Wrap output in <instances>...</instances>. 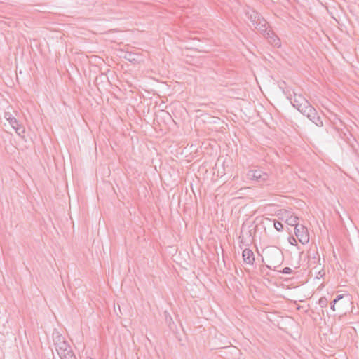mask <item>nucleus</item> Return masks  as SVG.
Returning <instances> with one entry per match:
<instances>
[{
    "mask_svg": "<svg viewBox=\"0 0 359 359\" xmlns=\"http://www.w3.org/2000/svg\"><path fill=\"white\" fill-rule=\"evenodd\" d=\"M292 212L291 210H283L280 211V218L284 220L285 222V223L287 222V219H289L290 217V216H292Z\"/></svg>",
    "mask_w": 359,
    "mask_h": 359,
    "instance_id": "obj_14",
    "label": "nucleus"
},
{
    "mask_svg": "<svg viewBox=\"0 0 359 359\" xmlns=\"http://www.w3.org/2000/svg\"><path fill=\"white\" fill-rule=\"evenodd\" d=\"M286 223L292 226H294L295 228L296 226L299 225V217L292 213V216L287 219Z\"/></svg>",
    "mask_w": 359,
    "mask_h": 359,
    "instance_id": "obj_13",
    "label": "nucleus"
},
{
    "mask_svg": "<svg viewBox=\"0 0 359 359\" xmlns=\"http://www.w3.org/2000/svg\"><path fill=\"white\" fill-rule=\"evenodd\" d=\"M242 257L245 264L252 265L255 262V255L252 250L245 248L243 250Z\"/></svg>",
    "mask_w": 359,
    "mask_h": 359,
    "instance_id": "obj_8",
    "label": "nucleus"
},
{
    "mask_svg": "<svg viewBox=\"0 0 359 359\" xmlns=\"http://www.w3.org/2000/svg\"><path fill=\"white\" fill-rule=\"evenodd\" d=\"M318 304L322 308L326 307L327 305V299L325 297H321L318 301Z\"/></svg>",
    "mask_w": 359,
    "mask_h": 359,
    "instance_id": "obj_15",
    "label": "nucleus"
},
{
    "mask_svg": "<svg viewBox=\"0 0 359 359\" xmlns=\"http://www.w3.org/2000/svg\"><path fill=\"white\" fill-rule=\"evenodd\" d=\"M86 359H93V358L87 357Z\"/></svg>",
    "mask_w": 359,
    "mask_h": 359,
    "instance_id": "obj_22",
    "label": "nucleus"
},
{
    "mask_svg": "<svg viewBox=\"0 0 359 359\" xmlns=\"http://www.w3.org/2000/svg\"><path fill=\"white\" fill-rule=\"evenodd\" d=\"M294 233L301 243L305 244L309 242V235L307 229L304 226H296V227L294 228Z\"/></svg>",
    "mask_w": 359,
    "mask_h": 359,
    "instance_id": "obj_7",
    "label": "nucleus"
},
{
    "mask_svg": "<svg viewBox=\"0 0 359 359\" xmlns=\"http://www.w3.org/2000/svg\"><path fill=\"white\" fill-rule=\"evenodd\" d=\"M123 57L130 62H137L140 60L139 55L132 52H126Z\"/></svg>",
    "mask_w": 359,
    "mask_h": 359,
    "instance_id": "obj_11",
    "label": "nucleus"
},
{
    "mask_svg": "<svg viewBox=\"0 0 359 359\" xmlns=\"http://www.w3.org/2000/svg\"><path fill=\"white\" fill-rule=\"evenodd\" d=\"M248 179L250 180H253L259 183H265L268 182V185L271 184L269 182V176L266 172H264L262 170H252L248 171L247 174Z\"/></svg>",
    "mask_w": 359,
    "mask_h": 359,
    "instance_id": "obj_3",
    "label": "nucleus"
},
{
    "mask_svg": "<svg viewBox=\"0 0 359 359\" xmlns=\"http://www.w3.org/2000/svg\"><path fill=\"white\" fill-rule=\"evenodd\" d=\"M331 309L335 311V304H334L333 302H332Z\"/></svg>",
    "mask_w": 359,
    "mask_h": 359,
    "instance_id": "obj_20",
    "label": "nucleus"
},
{
    "mask_svg": "<svg viewBox=\"0 0 359 359\" xmlns=\"http://www.w3.org/2000/svg\"><path fill=\"white\" fill-rule=\"evenodd\" d=\"M266 39L269 40V42L271 43L273 46L280 47V39L274 35L273 33L269 30L265 33Z\"/></svg>",
    "mask_w": 359,
    "mask_h": 359,
    "instance_id": "obj_9",
    "label": "nucleus"
},
{
    "mask_svg": "<svg viewBox=\"0 0 359 359\" xmlns=\"http://www.w3.org/2000/svg\"><path fill=\"white\" fill-rule=\"evenodd\" d=\"M4 118L11 126L12 128L15 130V133L22 136L25 133L24 127L19 123V121L14 117L10 112L6 111L4 114Z\"/></svg>",
    "mask_w": 359,
    "mask_h": 359,
    "instance_id": "obj_4",
    "label": "nucleus"
},
{
    "mask_svg": "<svg viewBox=\"0 0 359 359\" xmlns=\"http://www.w3.org/2000/svg\"><path fill=\"white\" fill-rule=\"evenodd\" d=\"M252 26L255 29L259 30L260 32H264V33L269 31L266 29V21L262 18H259V20H257Z\"/></svg>",
    "mask_w": 359,
    "mask_h": 359,
    "instance_id": "obj_10",
    "label": "nucleus"
},
{
    "mask_svg": "<svg viewBox=\"0 0 359 359\" xmlns=\"http://www.w3.org/2000/svg\"><path fill=\"white\" fill-rule=\"evenodd\" d=\"M292 270L290 267H285L283 269V273L285 274H290L292 273Z\"/></svg>",
    "mask_w": 359,
    "mask_h": 359,
    "instance_id": "obj_18",
    "label": "nucleus"
},
{
    "mask_svg": "<svg viewBox=\"0 0 359 359\" xmlns=\"http://www.w3.org/2000/svg\"><path fill=\"white\" fill-rule=\"evenodd\" d=\"M291 103L301 113L305 111L306 107L310 105L309 102L302 95L297 93L294 94L293 98L291 99Z\"/></svg>",
    "mask_w": 359,
    "mask_h": 359,
    "instance_id": "obj_5",
    "label": "nucleus"
},
{
    "mask_svg": "<svg viewBox=\"0 0 359 359\" xmlns=\"http://www.w3.org/2000/svg\"><path fill=\"white\" fill-rule=\"evenodd\" d=\"M309 120L314 123L317 126H322L323 121L320 117L318 115L316 110L310 104L308 106L305 111H302Z\"/></svg>",
    "mask_w": 359,
    "mask_h": 359,
    "instance_id": "obj_6",
    "label": "nucleus"
},
{
    "mask_svg": "<svg viewBox=\"0 0 359 359\" xmlns=\"http://www.w3.org/2000/svg\"><path fill=\"white\" fill-rule=\"evenodd\" d=\"M263 261L265 262L266 266L270 269L275 270L280 266L283 261V255L282 251L276 247H268L264 250Z\"/></svg>",
    "mask_w": 359,
    "mask_h": 359,
    "instance_id": "obj_1",
    "label": "nucleus"
},
{
    "mask_svg": "<svg viewBox=\"0 0 359 359\" xmlns=\"http://www.w3.org/2000/svg\"><path fill=\"white\" fill-rule=\"evenodd\" d=\"M65 339V338H55L56 340H53L55 348L60 358L67 355V354L73 353L70 345Z\"/></svg>",
    "mask_w": 359,
    "mask_h": 359,
    "instance_id": "obj_2",
    "label": "nucleus"
},
{
    "mask_svg": "<svg viewBox=\"0 0 359 359\" xmlns=\"http://www.w3.org/2000/svg\"><path fill=\"white\" fill-rule=\"evenodd\" d=\"M342 298H343V295H341V294L337 295V297H336V299H334L333 300V303H334V304H336L339 300H340V299H342Z\"/></svg>",
    "mask_w": 359,
    "mask_h": 359,
    "instance_id": "obj_19",
    "label": "nucleus"
},
{
    "mask_svg": "<svg viewBox=\"0 0 359 359\" xmlns=\"http://www.w3.org/2000/svg\"><path fill=\"white\" fill-rule=\"evenodd\" d=\"M273 226H274V228L278 231H282L283 229V224L281 222H278V221H274L273 222Z\"/></svg>",
    "mask_w": 359,
    "mask_h": 359,
    "instance_id": "obj_16",
    "label": "nucleus"
},
{
    "mask_svg": "<svg viewBox=\"0 0 359 359\" xmlns=\"http://www.w3.org/2000/svg\"><path fill=\"white\" fill-rule=\"evenodd\" d=\"M320 342H321V343H323V339H324V341H326V340H327V338H326V337H324V338H320Z\"/></svg>",
    "mask_w": 359,
    "mask_h": 359,
    "instance_id": "obj_21",
    "label": "nucleus"
},
{
    "mask_svg": "<svg viewBox=\"0 0 359 359\" xmlns=\"http://www.w3.org/2000/svg\"><path fill=\"white\" fill-rule=\"evenodd\" d=\"M60 359H77L76 355L74 354V353H71L69 354H67V355L61 358Z\"/></svg>",
    "mask_w": 359,
    "mask_h": 359,
    "instance_id": "obj_17",
    "label": "nucleus"
},
{
    "mask_svg": "<svg viewBox=\"0 0 359 359\" xmlns=\"http://www.w3.org/2000/svg\"><path fill=\"white\" fill-rule=\"evenodd\" d=\"M247 14L248 15V18L250 19L252 25H255L257 20H259V18H261L259 14L253 10L251 11H248Z\"/></svg>",
    "mask_w": 359,
    "mask_h": 359,
    "instance_id": "obj_12",
    "label": "nucleus"
}]
</instances>
